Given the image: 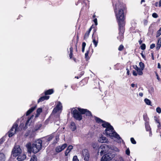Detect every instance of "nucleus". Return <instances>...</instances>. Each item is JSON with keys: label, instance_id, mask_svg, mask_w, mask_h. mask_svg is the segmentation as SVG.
Returning <instances> with one entry per match:
<instances>
[{"label": "nucleus", "instance_id": "52", "mask_svg": "<svg viewBox=\"0 0 161 161\" xmlns=\"http://www.w3.org/2000/svg\"><path fill=\"white\" fill-rule=\"evenodd\" d=\"M156 76H157V79L158 80V81H160V78L159 77V76L158 75V74L157 73H156Z\"/></svg>", "mask_w": 161, "mask_h": 161}, {"label": "nucleus", "instance_id": "29", "mask_svg": "<svg viewBox=\"0 0 161 161\" xmlns=\"http://www.w3.org/2000/svg\"><path fill=\"white\" fill-rule=\"evenodd\" d=\"M142 70L141 69H139L138 70H137V74L139 75H142L143 74V72L142 71Z\"/></svg>", "mask_w": 161, "mask_h": 161}, {"label": "nucleus", "instance_id": "19", "mask_svg": "<svg viewBox=\"0 0 161 161\" xmlns=\"http://www.w3.org/2000/svg\"><path fill=\"white\" fill-rule=\"evenodd\" d=\"M36 108V106L31 107L29 110H28L26 113V115L28 116L29 115L31 112H32Z\"/></svg>", "mask_w": 161, "mask_h": 161}, {"label": "nucleus", "instance_id": "16", "mask_svg": "<svg viewBox=\"0 0 161 161\" xmlns=\"http://www.w3.org/2000/svg\"><path fill=\"white\" fill-rule=\"evenodd\" d=\"M18 156L17 159L19 161H22L24 160L26 158V156L25 154H23L22 155L19 154Z\"/></svg>", "mask_w": 161, "mask_h": 161}, {"label": "nucleus", "instance_id": "1", "mask_svg": "<svg viewBox=\"0 0 161 161\" xmlns=\"http://www.w3.org/2000/svg\"><path fill=\"white\" fill-rule=\"evenodd\" d=\"M124 5L121 4L119 6L117 4H116L114 8V12L119 26V36L117 38L120 41H123L124 38L123 34L125 25V17L124 14Z\"/></svg>", "mask_w": 161, "mask_h": 161}, {"label": "nucleus", "instance_id": "36", "mask_svg": "<svg viewBox=\"0 0 161 161\" xmlns=\"http://www.w3.org/2000/svg\"><path fill=\"white\" fill-rule=\"evenodd\" d=\"M72 161H79L77 156H75L73 157Z\"/></svg>", "mask_w": 161, "mask_h": 161}, {"label": "nucleus", "instance_id": "64", "mask_svg": "<svg viewBox=\"0 0 161 161\" xmlns=\"http://www.w3.org/2000/svg\"><path fill=\"white\" fill-rule=\"evenodd\" d=\"M135 85L133 83H132L131 84V86L132 87H135Z\"/></svg>", "mask_w": 161, "mask_h": 161}, {"label": "nucleus", "instance_id": "40", "mask_svg": "<svg viewBox=\"0 0 161 161\" xmlns=\"http://www.w3.org/2000/svg\"><path fill=\"white\" fill-rule=\"evenodd\" d=\"M130 150H129V148H128L126 150L125 153L127 155H130Z\"/></svg>", "mask_w": 161, "mask_h": 161}, {"label": "nucleus", "instance_id": "13", "mask_svg": "<svg viewBox=\"0 0 161 161\" xmlns=\"http://www.w3.org/2000/svg\"><path fill=\"white\" fill-rule=\"evenodd\" d=\"M67 147L66 144H64L62 145H60L57 147L55 149L56 152L59 153L64 150Z\"/></svg>", "mask_w": 161, "mask_h": 161}, {"label": "nucleus", "instance_id": "6", "mask_svg": "<svg viewBox=\"0 0 161 161\" xmlns=\"http://www.w3.org/2000/svg\"><path fill=\"white\" fill-rule=\"evenodd\" d=\"M18 125L15 123L12 126L11 129L9 131L8 136L9 137L12 136L18 130Z\"/></svg>", "mask_w": 161, "mask_h": 161}, {"label": "nucleus", "instance_id": "37", "mask_svg": "<svg viewBox=\"0 0 161 161\" xmlns=\"http://www.w3.org/2000/svg\"><path fill=\"white\" fill-rule=\"evenodd\" d=\"M42 126V125L41 124H39V125H37L35 128V130H38Z\"/></svg>", "mask_w": 161, "mask_h": 161}, {"label": "nucleus", "instance_id": "62", "mask_svg": "<svg viewBox=\"0 0 161 161\" xmlns=\"http://www.w3.org/2000/svg\"><path fill=\"white\" fill-rule=\"evenodd\" d=\"M149 131L150 132H149V136H152V135L151 131L150 130V131Z\"/></svg>", "mask_w": 161, "mask_h": 161}, {"label": "nucleus", "instance_id": "21", "mask_svg": "<svg viewBox=\"0 0 161 161\" xmlns=\"http://www.w3.org/2000/svg\"><path fill=\"white\" fill-rule=\"evenodd\" d=\"M70 127L72 131H75L76 129V127L75 124L74 122L71 123Z\"/></svg>", "mask_w": 161, "mask_h": 161}, {"label": "nucleus", "instance_id": "7", "mask_svg": "<svg viewBox=\"0 0 161 161\" xmlns=\"http://www.w3.org/2000/svg\"><path fill=\"white\" fill-rule=\"evenodd\" d=\"M78 110L76 109L74 110L72 112V114H73V117L76 119L78 120H80L82 119V116L81 113H79Z\"/></svg>", "mask_w": 161, "mask_h": 161}, {"label": "nucleus", "instance_id": "14", "mask_svg": "<svg viewBox=\"0 0 161 161\" xmlns=\"http://www.w3.org/2000/svg\"><path fill=\"white\" fill-rule=\"evenodd\" d=\"M53 137V136L52 134L46 136L42 138V142H46V144L47 145L49 143V142L52 140Z\"/></svg>", "mask_w": 161, "mask_h": 161}, {"label": "nucleus", "instance_id": "60", "mask_svg": "<svg viewBox=\"0 0 161 161\" xmlns=\"http://www.w3.org/2000/svg\"><path fill=\"white\" fill-rule=\"evenodd\" d=\"M141 55L142 57L144 58H145V56L144 55V54H143V53H141Z\"/></svg>", "mask_w": 161, "mask_h": 161}, {"label": "nucleus", "instance_id": "48", "mask_svg": "<svg viewBox=\"0 0 161 161\" xmlns=\"http://www.w3.org/2000/svg\"><path fill=\"white\" fill-rule=\"evenodd\" d=\"M143 117L144 120L145 121H147L148 118H147V116L145 115H143Z\"/></svg>", "mask_w": 161, "mask_h": 161}, {"label": "nucleus", "instance_id": "47", "mask_svg": "<svg viewBox=\"0 0 161 161\" xmlns=\"http://www.w3.org/2000/svg\"><path fill=\"white\" fill-rule=\"evenodd\" d=\"M93 21H94V22L95 23V25H97V19H96V18L95 19H94Z\"/></svg>", "mask_w": 161, "mask_h": 161}, {"label": "nucleus", "instance_id": "63", "mask_svg": "<svg viewBox=\"0 0 161 161\" xmlns=\"http://www.w3.org/2000/svg\"><path fill=\"white\" fill-rule=\"evenodd\" d=\"M159 7H161V0L159 1Z\"/></svg>", "mask_w": 161, "mask_h": 161}, {"label": "nucleus", "instance_id": "55", "mask_svg": "<svg viewBox=\"0 0 161 161\" xmlns=\"http://www.w3.org/2000/svg\"><path fill=\"white\" fill-rule=\"evenodd\" d=\"M158 69H160L161 68L160 64L159 63H158Z\"/></svg>", "mask_w": 161, "mask_h": 161}, {"label": "nucleus", "instance_id": "49", "mask_svg": "<svg viewBox=\"0 0 161 161\" xmlns=\"http://www.w3.org/2000/svg\"><path fill=\"white\" fill-rule=\"evenodd\" d=\"M134 69L136 70V71H137V70H138L139 69H140L136 65H135V66H134Z\"/></svg>", "mask_w": 161, "mask_h": 161}, {"label": "nucleus", "instance_id": "41", "mask_svg": "<svg viewBox=\"0 0 161 161\" xmlns=\"http://www.w3.org/2000/svg\"><path fill=\"white\" fill-rule=\"evenodd\" d=\"M152 16L154 18H157L158 16L156 13H154L153 14Z\"/></svg>", "mask_w": 161, "mask_h": 161}, {"label": "nucleus", "instance_id": "43", "mask_svg": "<svg viewBox=\"0 0 161 161\" xmlns=\"http://www.w3.org/2000/svg\"><path fill=\"white\" fill-rule=\"evenodd\" d=\"M88 53H89V51H87L85 54V58L86 59H88Z\"/></svg>", "mask_w": 161, "mask_h": 161}, {"label": "nucleus", "instance_id": "17", "mask_svg": "<svg viewBox=\"0 0 161 161\" xmlns=\"http://www.w3.org/2000/svg\"><path fill=\"white\" fill-rule=\"evenodd\" d=\"M49 96H43L42 97H41L37 101V102H38V103H39V102H42L45 100H47L49 98Z\"/></svg>", "mask_w": 161, "mask_h": 161}, {"label": "nucleus", "instance_id": "4", "mask_svg": "<svg viewBox=\"0 0 161 161\" xmlns=\"http://www.w3.org/2000/svg\"><path fill=\"white\" fill-rule=\"evenodd\" d=\"M109 149V146L106 144H103L101 145L99 148L98 153H100V155L102 156L104 154H105Z\"/></svg>", "mask_w": 161, "mask_h": 161}, {"label": "nucleus", "instance_id": "22", "mask_svg": "<svg viewBox=\"0 0 161 161\" xmlns=\"http://www.w3.org/2000/svg\"><path fill=\"white\" fill-rule=\"evenodd\" d=\"M161 47V40L160 39L158 40L156 45V49L158 50Z\"/></svg>", "mask_w": 161, "mask_h": 161}, {"label": "nucleus", "instance_id": "30", "mask_svg": "<svg viewBox=\"0 0 161 161\" xmlns=\"http://www.w3.org/2000/svg\"><path fill=\"white\" fill-rule=\"evenodd\" d=\"M90 33H89L88 32H86V33L85 34L84 36V39L86 40L89 37V35Z\"/></svg>", "mask_w": 161, "mask_h": 161}, {"label": "nucleus", "instance_id": "58", "mask_svg": "<svg viewBox=\"0 0 161 161\" xmlns=\"http://www.w3.org/2000/svg\"><path fill=\"white\" fill-rule=\"evenodd\" d=\"M92 146L94 148H95L96 147V146L95 143H93L92 144Z\"/></svg>", "mask_w": 161, "mask_h": 161}, {"label": "nucleus", "instance_id": "28", "mask_svg": "<svg viewBox=\"0 0 161 161\" xmlns=\"http://www.w3.org/2000/svg\"><path fill=\"white\" fill-rule=\"evenodd\" d=\"M110 149H112L114 150L115 151L119 152V150L116 147H112L109 146Z\"/></svg>", "mask_w": 161, "mask_h": 161}, {"label": "nucleus", "instance_id": "33", "mask_svg": "<svg viewBox=\"0 0 161 161\" xmlns=\"http://www.w3.org/2000/svg\"><path fill=\"white\" fill-rule=\"evenodd\" d=\"M30 161H37L35 155L33 156L31 159Z\"/></svg>", "mask_w": 161, "mask_h": 161}, {"label": "nucleus", "instance_id": "26", "mask_svg": "<svg viewBox=\"0 0 161 161\" xmlns=\"http://www.w3.org/2000/svg\"><path fill=\"white\" fill-rule=\"evenodd\" d=\"M145 127L147 131L151 130V129L148 123L147 122L145 123Z\"/></svg>", "mask_w": 161, "mask_h": 161}, {"label": "nucleus", "instance_id": "39", "mask_svg": "<svg viewBox=\"0 0 161 161\" xmlns=\"http://www.w3.org/2000/svg\"><path fill=\"white\" fill-rule=\"evenodd\" d=\"M156 110L157 112L159 114H160L161 113V109L159 107H157L156 109Z\"/></svg>", "mask_w": 161, "mask_h": 161}, {"label": "nucleus", "instance_id": "25", "mask_svg": "<svg viewBox=\"0 0 161 161\" xmlns=\"http://www.w3.org/2000/svg\"><path fill=\"white\" fill-rule=\"evenodd\" d=\"M42 112V109L41 108H38L36 110V114L35 116L36 117H38L40 114Z\"/></svg>", "mask_w": 161, "mask_h": 161}, {"label": "nucleus", "instance_id": "59", "mask_svg": "<svg viewBox=\"0 0 161 161\" xmlns=\"http://www.w3.org/2000/svg\"><path fill=\"white\" fill-rule=\"evenodd\" d=\"M126 70H127V74L128 75H129L130 74V72L129 71V70L128 69H127Z\"/></svg>", "mask_w": 161, "mask_h": 161}, {"label": "nucleus", "instance_id": "61", "mask_svg": "<svg viewBox=\"0 0 161 161\" xmlns=\"http://www.w3.org/2000/svg\"><path fill=\"white\" fill-rule=\"evenodd\" d=\"M139 42L140 44H141L142 42V40H140L139 41Z\"/></svg>", "mask_w": 161, "mask_h": 161}, {"label": "nucleus", "instance_id": "5", "mask_svg": "<svg viewBox=\"0 0 161 161\" xmlns=\"http://www.w3.org/2000/svg\"><path fill=\"white\" fill-rule=\"evenodd\" d=\"M95 120L97 123L99 124L102 123V126L103 127L105 128L106 129L109 128L110 127V126H112L109 123L97 117H95Z\"/></svg>", "mask_w": 161, "mask_h": 161}, {"label": "nucleus", "instance_id": "20", "mask_svg": "<svg viewBox=\"0 0 161 161\" xmlns=\"http://www.w3.org/2000/svg\"><path fill=\"white\" fill-rule=\"evenodd\" d=\"M98 141L101 143L106 142L107 141V139L106 137L102 136L98 139Z\"/></svg>", "mask_w": 161, "mask_h": 161}, {"label": "nucleus", "instance_id": "15", "mask_svg": "<svg viewBox=\"0 0 161 161\" xmlns=\"http://www.w3.org/2000/svg\"><path fill=\"white\" fill-rule=\"evenodd\" d=\"M94 33L92 34V42L95 45V47H96L97 45L98 42V37L97 36H93Z\"/></svg>", "mask_w": 161, "mask_h": 161}, {"label": "nucleus", "instance_id": "24", "mask_svg": "<svg viewBox=\"0 0 161 161\" xmlns=\"http://www.w3.org/2000/svg\"><path fill=\"white\" fill-rule=\"evenodd\" d=\"M5 157L4 154L2 153H0V161H5Z\"/></svg>", "mask_w": 161, "mask_h": 161}, {"label": "nucleus", "instance_id": "27", "mask_svg": "<svg viewBox=\"0 0 161 161\" xmlns=\"http://www.w3.org/2000/svg\"><path fill=\"white\" fill-rule=\"evenodd\" d=\"M144 102L145 103L148 105H151V101L147 98H145L144 99Z\"/></svg>", "mask_w": 161, "mask_h": 161}, {"label": "nucleus", "instance_id": "2", "mask_svg": "<svg viewBox=\"0 0 161 161\" xmlns=\"http://www.w3.org/2000/svg\"><path fill=\"white\" fill-rule=\"evenodd\" d=\"M42 141L40 139L36 141L32 146L31 143L28 142L26 145L28 151L29 153L32 151L34 153H38L42 148Z\"/></svg>", "mask_w": 161, "mask_h": 161}, {"label": "nucleus", "instance_id": "57", "mask_svg": "<svg viewBox=\"0 0 161 161\" xmlns=\"http://www.w3.org/2000/svg\"><path fill=\"white\" fill-rule=\"evenodd\" d=\"M139 96H141V97H142V96H143V93H142V92H140V93H139Z\"/></svg>", "mask_w": 161, "mask_h": 161}, {"label": "nucleus", "instance_id": "54", "mask_svg": "<svg viewBox=\"0 0 161 161\" xmlns=\"http://www.w3.org/2000/svg\"><path fill=\"white\" fill-rule=\"evenodd\" d=\"M72 55H73V53H70V54H69V57L70 58H72Z\"/></svg>", "mask_w": 161, "mask_h": 161}, {"label": "nucleus", "instance_id": "53", "mask_svg": "<svg viewBox=\"0 0 161 161\" xmlns=\"http://www.w3.org/2000/svg\"><path fill=\"white\" fill-rule=\"evenodd\" d=\"M70 50V53H73V48L71 46V47L69 48Z\"/></svg>", "mask_w": 161, "mask_h": 161}, {"label": "nucleus", "instance_id": "45", "mask_svg": "<svg viewBox=\"0 0 161 161\" xmlns=\"http://www.w3.org/2000/svg\"><path fill=\"white\" fill-rule=\"evenodd\" d=\"M132 74L133 75L135 76H137V74L136 73V72L134 70L132 71Z\"/></svg>", "mask_w": 161, "mask_h": 161}, {"label": "nucleus", "instance_id": "38", "mask_svg": "<svg viewBox=\"0 0 161 161\" xmlns=\"http://www.w3.org/2000/svg\"><path fill=\"white\" fill-rule=\"evenodd\" d=\"M124 48V46L122 45H121L118 48L119 50L120 51H122Z\"/></svg>", "mask_w": 161, "mask_h": 161}, {"label": "nucleus", "instance_id": "3", "mask_svg": "<svg viewBox=\"0 0 161 161\" xmlns=\"http://www.w3.org/2000/svg\"><path fill=\"white\" fill-rule=\"evenodd\" d=\"M105 132L106 135L111 138H115L116 139L118 142L121 143V142L123 141L119 135L115 131L112 126H110L109 128L106 129Z\"/></svg>", "mask_w": 161, "mask_h": 161}, {"label": "nucleus", "instance_id": "10", "mask_svg": "<svg viewBox=\"0 0 161 161\" xmlns=\"http://www.w3.org/2000/svg\"><path fill=\"white\" fill-rule=\"evenodd\" d=\"M78 109L81 114H85L86 116H92V114L91 112L87 109H82L80 108H78Z\"/></svg>", "mask_w": 161, "mask_h": 161}, {"label": "nucleus", "instance_id": "12", "mask_svg": "<svg viewBox=\"0 0 161 161\" xmlns=\"http://www.w3.org/2000/svg\"><path fill=\"white\" fill-rule=\"evenodd\" d=\"M82 155L84 158V159L86 161L89 160L90 155L87 149H84L82 151Z\"/></svg>", "mask_w": 161, "mask_h": 161}, {"label": "nucleus", "instance_id": "42", "mask_svg": "<svg viewBox=\"0 0 161 161\" xmlns=\"http://www.w3.org/2000/svg\"><path fill=\"white\" fill-rule=\"evenodd\" d=\"M31 120V118H28V119H27V121H26V123H25V128L27 126V125H28L29 122L30 121V120Z\"/></svg>", "mask_w": 161, "mask_h": 161}, {"label": "nucleus", "instance_id": "56", "mask_svg": "<svg viewBox=\"0 0 161 161\" xmlns=\"http://www.w3.org/2000/svg\"><path fill=\"white\" fill-rule=\"evenodd\" d=\"M92 27H91L90 29H89V30L87 31V32H88L89 33H90L91 31L92 30Z\"/></svg>", "mask_w": 161, "mask_h": 161}, {"label": "nucleus", "instance_id": "51", "mask_svg": "<svg viewBox=\"0 0 161 161\" xmlns=\"http://www.w3.org/2000/svg\"><path fill=\"white\" fill-rule=\"evenodd\" d=\"M4 141V139L3 138L0 139V144H2Z\"/></svg>", "mask_w": 161, "mask_h": 161}, {"label": "nucleus", "instance_id": "9", "mask_svg": "<svg viewBox=\"0 0 161 161\" xmlns=\"http://www.w3.org/2000/svg\"><path fill=\"white\" fill-rule=\"evenodd\" d=\"M114 157L111 153L105 154L102 157L101 161H110Z\"/></svg>", "mask_w": 161, "mask_h": 161}, {"label": "nucleus", "instance_id": "8", "mask_svg": "<svg viewBox=\"0 0 161 161\" xmlns=\"http://www.w3.org/2000/svg\"><path fill=\"white\" fill-rule=\"evenodd\" d=\"M21 149L19 145L15 146L12 151V153L14 156H16L20 154L21 152Z\"/></svg>", "mask_w": 161, "mask_h": 161}, {"label": "nucleus", "instance_id": "46", "mask_svg": "<svg viewBox=\"0 0 161 161\" xmlns=\"http://www.w3.org/2000/svg\"><path fill=\"white\" fill-rule=\"evenodd\" d=\"M154 118V120L155 121V122H157V123H159V121L158 119V118L157 117H156L155 116Z\"/></svg>", "mask_w": 161, "mask_h": 161}, {"label": "nucleus", "instance_id": "44", "mask_svg": "<svg viewBox=\"0 0 161 161\" xmlns=\"http://www.w3.org/2000/svg\"><path fill=\"white\" fill-rule=\"evenodd\" d=\"M155 47V44H152L150 45V48L153 49Z\"/></svg>", "mask_w": 161, "mask_h": 161}, {"label": "nucleus", "instance_id": "18", "mask_svg": "<svg viewBox=\"0 0 161 161\" xmlns=\"http://www.w3.org/2000/svg\"><path fill=\"white\" fill-rule=\"evenodd\" d=\"M73 148V146L71 145H69V146L65 151V154L66 156L68 155V153Z\"/></svg>", "mask_w": 161, "mask_h": 161}, {"label": "nucleus", "instance_id": "35", "mask_svg": "<svg viewBox=\"0 0 161 161\" xmlns=\"http://www.w3.org/2000/svg\"><path fill=\"white\" fill-rule=\"evenodd\" d=\"M130 141L131 142L134 144H135L136 143V141L135 140L134 138L133 137H131L130 138Z\"/></svg>", "mask_w": 161, "mask_h": 161}, {"label": "nucleus", "instance_id": "50", "mask_svg": "<svg viewBox=\"0 0 161 161\" xmlns=\"http://www.w3.org/2000/svg\"><path fill=\"white\" fill-rule=\"evenodd\" d=\"M86 46V43L85 42H83L82 43V47L85 48Z\"/></svg>", "mask_w": 161, "mask_h": 161}, {"label": "nucleus", "instance_id": "11", "mask_svg": "<svg viewBox=\"0 0 161 161\" xmlns=\"http://www.w3.org/2000/svg\"><path fill=\"white\" fill-rule=\"evenodd\" d=\"M62 108V104L60 102H58L56 106V107L53 109L52 113L53 114H55L59 110H61Z\"/></svg>", "mask_w": 161, "mask_h": 161}, {"label": "nucleus", "instance_id": "31", "mask_svg": "<svg viewBox=\"0 0 161 161\" xmlns=\"http://www.w3.org/2000/svg\"><path fill=\"white\" fill-rule=\"evenodd\" d=\"M139 65L142 70H143L144 68V63L142 62H140L139 63Z\"/></svg>", "mask_w": 161, "mask_h": 161}, {"label": "nucleus", "instance_id": "32", "mask_svg": "<svg viewBox=\"0 0 161 161\" xmlns=\"http://www.w3.org/2000/svg\"><path fill=\"white\" fill-rule=\"evenodd\" d=\"M161 35V27L157 31V37Z\"/></svg>", "mask_w": 161, "mask_h": 161}, {"label": "nucleus", "instance_id": "23", "mask_svg": "<svg viewBox=\"0 0 161 161\" xmlns=\"http://www.w3.org/2000/svg\"><path fill=\"white\" fill-rule=\"evenodd\" d=\"M53 89H51L46 91L45 92V94L46 95H50L53 93Z\"/></svg>", "mask_w": 161, "mask_h": 161}, {"label": "nucleus", "instance_id": "34", "mask_svg": "<svg viewBox=\"0 0 161 161\" xmlns=\"http://www.w3.org/2000/svg\"><path fill=\"white\" fill-rule=\"evenodd\" d=\"M140 48L141 49L144 50L146 49V45L145 44L143 43L140 46Z\"/></svg>", "mask_w": 161, "mask_h": 161}]
</instances>
